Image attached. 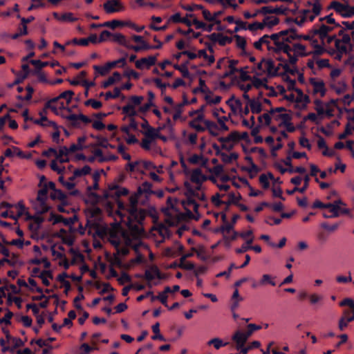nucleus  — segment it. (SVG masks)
Instances as JSON below:
<instances>
[{"instance_id": "12", "label": "nucleus", "mask_w": 354, "mask_h": 354, "mask_svg": "<svg viewBox=\"0 0 354 354\" xmlns=\"http://www.w3.org/2000/svg\"><path fill=\"white\" fill-rule=\"evenodd\" d=\"M115 67V62H109L104 66H93V68L101 75H105L111 69Z\"/></svg>"}, {"instance_id": "56", "label": "nucleus", "mask_w": 354, "mask_h": 354, "mask_svg": "<svg viewBox=\"0 0 354 354\" xmlns=\"http://www.w3.org/2000/svg\"><path fill=\"white\" fill-rule=\"evenodd\" d=\"M45 113L43 111L39 112L40 119H36L34 120V123L39 124L42 127H47L46 124V121H48L47 117L45 115Z\"/></svg>"}, {"instance_id": "9", "label": "nucleus", "mask_w": 354, "mask_h": 354, "mask_svg": "<svg viewBox=\"0 0 354 354\" xmlns=\"http://www.w3.org/2000/svg\"><path fill=\"white\" fill-rule=\"evenodd\" d=\"M310 84L313 86L314 93H319L322 97H324L326 94V90L325 88V84L324 81H317L314 77H311L309 80Z\"/></svg>"}, {"instance_id": "57", "label": "nucleus", "mask_w": 354, "mask_h": 354, "mask_svg": "<svg viewBox=\"0 0 354 354\" xmlns=\"http://www.w3.org/2000/svg\"><path fill=\"white\" fill-rule=\"evenodd\" d=\"M27 94L25 97H22L21 95H18L17 97L20 100H26L29 101L32 99V94L34 93V88L31 86H28L26 87Z\"/></svg>"}, {"instance_id": "49", "label": "nucleus", "mask_w": 354, "mask_h": 354, "mask_svg": "<svg viewBox=\"0 0 354 354\" xmlns=\"http://www.w3.org/2000/svg\"><path fill=\"white\" fill-rule=\"evenodd\" d=\"M198 57H203L205 59L207 60L209 65L213 64L215 61L214 57L213 55H208L206 50L205 49H202L198 51Z\"/></svg>"}, {"instance_id": "34", "label": "nucleus", "mask_w": 354, "mask_h": 354, "mask_svg": "<svg viewBox=\"0 0 354 354\" xmlns=\"http://www.w3.org/2000/svg\"><path fill=\"white\" fill-rule=\"evenodd\" d=\"M252 113H259L262 111V104L259 101L253 100L249 104Z\"/></svg>"}, {"instance_id": "43", "label": "nucleus", "mask_w": 354, "mask_h": 354, "mask_svg": "<svg viewBox=\"0 0 354 354\" xmlns=\"http://www.w3.org/2000/svg\"><path fill=\"white\" fill-rule=\"evenodd\" d=\"M261 328V326L259 325H257L255 324H249L248 325L247 331L243 332V333L248 339L255 330H260Z\"/></svg>"}, {"instance_id": "7", "label": "nucleus", "mask_w": 354, "mask_h": 354, "mask_svg": "<svg viewBox=\"0 0 354 354\" xmlns=\"http://www.w3.org/2000/svg\"><path fill=\"white\" fill-rule=\"evenodd\" d=\"M157 61V55L149 56L147 57L141 58L139 60H137L135 63L136 67L138 69H142L144 66H146L147 68H149L151 66L156 64Z\"/></svg>"}, {"instance_id": "6", "label": "nucleus", "mask_w": 354, "mask_h": 354, "mask_svg": "<svg viewBox=\"0 0 354 354\" xmlns=\"http://www.w3.org/2000/svg\"><path fill=\"white\" fill-rule=\"evenodd\" d=\"M248 339L243 332L241 330H236L232 337V340L234 342L235 348L238 351L245 344Z\"/></svg>"}, {"instance_id": "33", "label": "nucleus", "mask_w": 354, "mask_h": 354, "mask_svg": "<svg viewBox=\"0 0 354 354\" xmlns=\"http://www.w3.org/2000/svg\"><path fill=\"white\" fill-rule=\"evenodd\" d=\"M92 137L94 138L93 136ZM95 138L97 140V146L103 148H108L109 147L113 148V146L108 142L107 138L100 136H95Z\"/></svg>"}, {"instance_id": "4", "label": "nucleus", "mask_w": 354, "mask_h": 354, "mask_svg": "<svg viewBox=\"0 0 354 354\" xmlns=\"http://www.w3.org/2000/svg\"><path fill=\"white\" fill-rule=\"evenodd\" d=\"M152 184L148 181L144 182L140 186H139L137 189V191L132 194L131 196H135L136 201L138 202L140 197L142 194H145L146 196L151 195L153 193V191L151 189Z\"/></svg>"}, {"instance_id": "52", "label": "nucleus", "mask_w": 354, "mask_h": 354, "mask_svg": "<svg viewBox=\"0 0 354 354\" xmlns=\"http://www.w3.org/2000/svg\"><path fill=\"white\" fill-rule=\"evenodd\" d=\"M293 30L294 31H290L289 35H288L286 37H283V41H284V43H291L292 40L297 39V37H298L297 29L295 28H293Z\"/></svg>"}, {"instance_id": "3", "label": "nucleus", "mask_w": 354, "mask_h": 354, "mask_svg": "<svg viewBox=\"0 0 354 354\" xmlns=\"http://www.w3.org/2000/svg\"><path fill=\"white\" fill-rule=\"evenodd\" d=\"M155 277L161 280L165 279L166 276L160 272L156 266H153L149 269L145 270V279L149 282L153 280Z\"/></svg>"}, {"instance_id": "25", "label": "nucleus", "mask_w": 354, "mask_h": 354, "mask_svg": "<svg viewBox=\"0 0 354 354\" xmlns=\"http://www.w3.org/2000/svg\"><path fill=\"white\" fill-rule=\"evenodd\" d=\"M78 115L77 114H70L68 115H62L63 118H64L66 120L70 122V126L75 127V128H79L80 127V118L77 117Z\"/></svg>"}, {"instance_id": "16", "label": "nucleus", "mask_w": 354, "mask_h": 354, "mask_svg": "<svg viewBox=\"0 0 354 354\" xmlns=\"http://www.w3.org/2000/svg\"><path fill=\"white\" fill-rule=\"evenodd\" d=\"M348 3H342L339 1H332L330 4V8L334 9V10L342 16V14L345 12L346 8H347Z\"/></svg>"}, {"instance_id": "59", "label": "nucleus", "mask_w": 354, "mask_h": 354, "mask_svg": "<svg viewBox=\"0 0 354 354\" xmlns=\"http://www.w3.org/2000/svg\"><path fill=\"white\" fill-rule=\"evenodd\" d=\"M144 100L143 96H137V95H132L129 98L130 104L133 105V107L135 108L136 106H139L141 104L142 102Z\"/></svg>"}, {"instance_id": "21", "label": "nucleus", "mask_w": 354, "mask_h": 354, "mask_svg": "<svg viewBox=\"0 0 354 354\" xmlns=\"http://www.w3.org/2000/svg\"><path fill=\"white\" fill-rule=\"evenodd\" d=\"M263 44H266L268 49V46H270V41L269 40L268 35H264L258 41H255L254 43V47L257 50H261Z\"/></svg>"}, {"instance_id": "13", "label": "nucleus", "mask_w": 354, "mask_h": 354, "mask_svg": "<svg viewBox=\"0 0 354 354\" xmlns=\"http://www.w3.org/2000/svg\"><path fill=\"white\" fill-rule=\"evenodd\" d=\"M295 92L297 93V97H296V102H304L303 108H306V105L310 102L309 96L304 94L302 90L299 88L295 91Z\"/></svg>"}, {"instance_id": "40", "label": "nucleus", "mask_w": 354, "mask_h": 354, "mask_svg": "<svg viewBox=\"0 0 354 354\" xmlns=\"http://www.w3.org/2000/svg\"><path fill=\"white\" fill-rule=\"evenodd\" d=\"M6 338L8 341H11L15 348H19L24 345V342L20 338L12 337L9 333L6 335Z\"/></svg>"}, {"instance_id": "5", "label": "nucleus", "mask_w": 354, "mask_h": 354, "mask_svg": "<svg viewBox=\"0 0 354 354\" xmlns=\"http://www.w3.org/2000/svg\"><path fill=\"white\" fill-rule=\"evenodd\" d=\"M103 8L108 14L124 10V6L118 0H108L103 4Z\"/></svg>"}, {"instance_id": "50", "label": "nucleus", "mask_w": 354, "mask_h": 354, "mask_svg": "<svg viewBox=\"0 0 354 354\" xmlns=\"http://www.w3.org/2000/svg\"><path fill=\"white\" fill-rule=\"evenodd\" d=\"M272 277L270 274H265L262 276L261 279L259 281V285L264 286L267 283L270 284L272 286H276V283L272 279Z\"/></svg>"}, {"instance_id": "61", "label": "nucleus", "mask_w": 354, "mask_h": 354, "mask_svg": "<svg viewBox=\"0 0 354 354\" xmlns=\"http://www.w3.org/2000/svg\"><path fill=\"white\" fill-rule=\"evenodd\" d=\"M102 210L98 207H95L93 209H90L88 213L87 214L88 218H95L100 214H101Z\"/></svg>"}, {"instance_id": "23", "label": "nucleus", "mask_w": 354, "mask_h": 354, "mask_svg": "<svg viewBox=\"0 0 354 354\" xmlns=\"http://www.w3.org/2000/svg\"><path fill=\"white\" fill-rule=\"evenodd\" d=\"M293 52L300 57H306L311 55V53H306V46L299 43L293 44Z\"/></svg>"}, {"instance_id": "35", "label": "nucleus", "mask_w": 354, "mask_h": 354, "mask_svg": "<svg viewBox=\"0 0 354 354\" xmlns=\"http://www.w3.org/2000/svg\"><path fill=\"white\" fill-rule=\"evenodd\" d=\"M284 41H277V43L274 44V46H268V50L269 51H271V52H273L275 54L278 55L280 53L283 52V46H284Z\"/></svg>"}, {"instance_id": "55", "label": "nucleus", "mask_w": 354, "mask_h": 354, "mask_svg": "<svg viewBox=\"0 0 354 354\" xmlns=\"http://www.w3.org/2000/svg\"><path fill=\"white\" fill-rule=\"evenodd\" d=\"M77 20V17H75L71 12H66L62 15L60 17V21L66 22H74Z\"/></svg>"}, {"instance_id": "20", "label": "nucleus", "mask_w": 354, "mask_h": 354, "mask_svg": "<svg viewBox=\"0 0 354 354\" xmlns=\"http://www.w3.org/2000/svg\"><path fill=\"white\" fill-rule=\"evenodd\" d=\"M111 41L124 47L127 46L129 40L121 33H112Z\"/></svg>"}, {"instance_id": "19", "label": "nucleus", "mask_w": 354, "mask_h": 354, "mask_svg": "<svg viewBox=\"0 0 354 354\" xmlns=\"http://www.w3.org/2000/svg\"><path fill=\"white\" fill-rule=\"evenodd\" d=\"M238 64V60L232 59L230 61V64L228 66V71H226L223 75H222V78H227L228 77L232 76L236 72H238L239 69H237L235 66Z\"/></svg>"}, {"instance_id": "18", "label": "nucleus", "mask_w": 354, "mask_h": 354, "mask_svg": "<svg viewBox=\"0 0 354 354\" xmlns=\"http://www.w3.org/2000/svg\"><path fill=\"white\" fill-rule=\"evenodd\" d=\"M302 16L300 19H292V18H287L286 22H295L296 24H297L299 26H302L304 22L307 20V14L310 13V10H303L301 11Z\"/></svg>"}, {"instance_id": "42", "label": "nucleus", "mask_w": 354, "mask_h": 354, "mask_svg": "<svg viewBox=\"0 0 354 354\" xmlns=\"http://www.w3.org/2000/svg\"><path fill=\"white\" fill-rule=\"evenodd\" d=\"M174 68L176 70L179 71L181 73L182 76L183 77H185V78H189L190 77V73H189L188 68H187V66H185V65L175 64L174 66Z\"/></svg>"}, {"instance_id": "32", "label": "nucleus", "mask_w": 354, "mask_h": 354, "mask_svg": "<svg viewBox=\"0 0 354 354\" xmlns=\"http://www.w3.org/2000/svg\"><path fill=\"white\" fill-rule=\"evenodd\" d=\"M281 76L283 77V80L288 84V89L289 91H296L298 88L296 87V81L290 78L287 75L281 74Z\"/></svg>"}, {"instance_id": "30", "label": "nucleus", "mask_w": 354, "mask_h": 354, "mask_svg": "<svg viewBox=\"0 0 354 354\" xmlns=\"http://www.w3.org/2000/svg\"><path fill=\"white\" fill-rule=\"evenodd\" d=\"M252 85L254 86L256 88H260L261 87H264L266 89L270 88V87L266 84L267 79H260L257 77H254L252 79Z\"/></svg>"}, {"instance_id": "11", "label": "nucleus", "mask_w": 354, "mask_h": 354, "mask_svg": "<svg viewBox=\"0 0 354 354\" xmlns=\"http://www.w3.org/2000/svg\"><path fill=\"white\" fill-rule=\"evenodd\" d=\"M205 179V177L203 175L200 169L193 170L191 175V180L198 185L196 189L199 190L201 189V183Z\"/></svg>"}, {"instance_id": "45", "label": "nucleus", "mask_w": 354, "mask_h": 354, "mask_svg": "<svg viewBox=\"0 0 354 354\" xmlns=\"http://www.w3.org/2000/svg\"><path fill=\"white\" fill-rule=\"evenodd\" d=\"M314 103L315 104V111H317L319 116L322 118V116L324 115L325 109L323 107V102L321 100L316 99L314 101Z\"/></svg>"}, {"instance_id": "41", "label": "nucleus", "mask_w": 354, "mask_h": 354, "mask_svg": "<svg viewBox=\"0 0 354 354\" xmlns=\"http://www.w3.org/2000/svg\"><path fill=\"white\" fill-rule=\"evenodd\" d=\"M103 25L105 27H109V28H111L112 29H115L117 27L123 26L126 25V23L123 22L122 21L114 19V20H112V21H110L104 22L103 24Z\"/></svg>"}, {"instance_id": "38", "label": "nucleus", "mask_w": 354, "mask_h": 354, "mask_svg": "<svg viewBox=\"0 0 354 354\" xmlns=\"http://www.w3.org/2000/svg\"><path fill=\"white\" fill-rule=\"evenodd\" d=\"M227 344L228 343L227 342L223 343L222 339L218 337L213 338L207 342L208 345H213L214 347L217 350L221 348L222 346H226Z\"/></svg>"}, {"instance_id": "14", "label": "nucleus", "mask_w": 354, "mask_h": 354, "mask_svg": "<svg viewBox=\"0 0 354 354\" xmlns=\"http://www.w3.org/2000/svg\"><path fill=\"white\" fill-rule=\"evenodd\" d=\"M304 180L305 181V186L301 187H295L292 190L287 189L286 193L288 195H292L295 192H299L300 193H304L309 186L310 177L308 175H306L304 178Z\"/></svg>"}, {"instance_id": "2", "label": "nucleus", "mask_w": 354, "mask_h": 354, "mask_svg": "<svg viewBox=\"0 0 354 354\" xmlns=\"http://www.w3.org/2000/svg\"><path fill=\"white\" fill-rule=\"evenodd\" d=\"M138 203L135 196L129 197V214L138 223H141L145 218L146 212L138 208Z\"/></svg>"}, {"instance_id": "48", "label": "nucleus", "mask_w": 354, "mask_h": 354, "mask_svg": "<svg viewBox=\"0 0 354 354\" xmlns=\"http://www.w3.org/2000/svg\"><path fill=\"white\" fill-rule=\"evenodd\" d=\"M281 119L282 121L279 124V127L284 126L291 121L292 117L288 113H280L276 117V120Z\"/></svg>"}, {"instance_id": "10", "label": "nucleus", "mask_w": 354, "mask_h": 354, "mask_svg": "<svg viewBox=\"0 0 354 354\" xmlns=\"http://www.w3.org/2000/svg\"><path fill=\"white\" fill-rule=\"evenodd\" d=\"M263 62H265V71L268 76L274 77L278 75L279 67L275 66L272 59L263 58Z\"/></svg>"}, {"instance_id": "15", "label": "nucleus", "mask_w": 354, "mask_h": 354, "mask_svg": "<svg viewBox=\"0 0 354 354\" xmlns=\"http://www.w3.org/2000/svg\"><path fill=\"white\" fill-rule=\"evenodd\" d=\"M308 4L310 6L312 5L310 1H308ZM321 10H322V6H321L319 0H315V3L313 4V9H312V12H313V14L309 17V21H313L314 19H315L316 16H317L320 14Z\"/></svg>"}, {"instance_id": "47", "label": "nucleus", "mask_w": 354, "mask_h": 354, "mask_svg": "<svg viewBox=\"0 0 354 354\" xmlns=\"http://www.w3.org/2000/svg\"><path fill=\"white\" fill-rule=\"evenodd\" d=\"M74 92L71 90H68L66 91L62 92L61 94H59V99H64L66 100V104H69L71 102V100L73 98V96L74 95Z\"/></svg>"}, {"instance_id": "29", "label": "nucleus", "mask_w": 354, "mask_h": 354, "mask_svg": "<svg viewBox=\"0 0 354 354\" xmlns=\"http://www.w3.org/2000/svg\"><path fill=\"white\" fill-rule=\"evenodd\" d=\"M188 161L193 165H198L201 162L202 165H205L207 160L204 158L203 155L194 154L188 159Z\"/></svg>"}, {"instance_id": "63", "label": "nucleus", "mask_w": 354, "mask_h": 354, "mask_svg": "<svg viewBox=\"0 0 354 354\" xmlns=\"http://www.w3.org/2000/svg\"><path fill=\"white\" fill-rule=\"evenodd\" d=\"M234 38L236 39V46L239 48H241L242 50H245V46H246V41H245V39L243 37H242L240 35H234Z\"/></svg>"}, {"instance_id": "1", "label": "nucleus", "mask_w": 354, "mask_h": 354, "mask_svg": "<svg viewBox=\"0 0 354 354\" xmlns=\"http://www.w3.org/2000/svg\"><path fill=\"white\" fill-rule=\"evenodd\" d=\"M339 306H348L353 308V315L349 317H340L338 322V328L340 331H344L348 326L350 322L354 321V300L351 298L347 297L344 299L339 304Z\"/></svg>"}, {"instance_id": "26", "label": "nucleus", "mask_w": 354, "mask_h": 354, "mask_svg": "<svg viewBox=\"0 0 354 354\" xmlns=\"http://www.w3.org/2000/svg\"><path fill=\"white\" fill-rule=\"evenodd\" d=\"M193 24L196 29H203L207 32H211L213 30L212 24H206L205 23L198 20L196 18L193 19Z\"/></svg>"}, {"instance_id": "31", "label": "nucleus", "mask_w": 354, "mask_h": 354, "mask_svg": "<svg viewBox=\"0 0 354 354\" xmlns=\"http://www.w3.org/2000/svg\"><path fill=\"white\" fill-rule=\"evenodd\" d=\"M261 346V342L259 341H253L248 346H243L241 348H240V351H241V354H247L249 351L258 348Z\"/></svg>"}, {"instance_id": "39", "label": "nucleus", "mask_w": 354, "mask_h": 354, "mask_svg": "<svg viewBox=\"0 0 354 354\" xmlns=\"http://www.w3.org/2000/svg\"><path fill=\"white\" fill-rule=\"evenodd\" d=\"M30 64L35 66L36 71H41V69L50 64L49 62H41L39 59H32L30 61Z\"/></svg>"}, {"instance_id": "27", "label": "nucleus", "mask_w": 354, "mask_h": 354, "mask_svg": "<svg viewBox=\"0 0 354 354\" xmlns=\"http://www.w3.org/2000/svg\"><path fill=\"white\" fill-rule=\"evenodd\" d=\"M50 198L53 200H59L62 203H64V201H66L67 198L66 194L62 192L61 189H55L51 194H50Z\"/></svg>"}, {"instance_id": "8", "label": "nucleus", "mask_w": 354, "mask_h": 354, "mask_svg": "<svg viewBox=\"0 0 354 354\" xmlns=\"http://www.w3.org/2000/svg\"><path fill=\"white\" fill-rule=\"evenodd\" d=\"M48 187L47 185H44V187L38 191L37 200L40 203L42 207L43 212H46L48 210L46 202L47 200Z\"/></svg>"}, {"instance_id": "58", "label": "nucleus", "mask_w": 354, "mask_h": 354, "mask_svg": "<svg viewBox=\"0 0 354 354\" xmlns=\"http://www.w3.org/2000/svg\"><path fill=\"white\" fill-rule=\"evenodd\" d=\"M86 106H91L95 109H98L102 106V103L94 99H88L84 102Z\"/></svg>"}, {"instance_id": "36", "label": "nucleus", "mask_w": 354, "mask_h": 354, "mask_svg": "<svg viewBox=\"0 0 354 354\" xmlns=\"http://www.w3.org/2000/svg\"><path fill=\"white\" fill-rule=\"evenodd\" d=\"M279 23V19L277 17H266L263 19V24L265 26L272 28Z\"/></svg>"}, {"instance_id": "17", "label": "nucleus", "mask_w": 354, "mask_h": 354, "mask_svg": "<svg viewBox=\"0 0 354 354\" xmlns=\"http://www.w3.org/2000/svg\"><path fill=\"white\" fill-rule=\"evenodd\" d=\"M228 197V201H225L224 203V204L226 205L225 208V212L229 210V207L232 204L236 205L238 204V201L241 199V196L240 194L236 196L234 192L230 193Z\"/></svg>"}, {"instance_id": "24", "label": "nucleus", "mask_w": 354, "mask_h": 354, "mask_svg": "<svg viewBox=\"0 0 354 354\" xmlns=\"http://www.w3.org/2000/svg\"><path fill=\"white\" fill-rule=\"evenodd\" d=\"M319 39L324 42L328 37V33L333 30V27L328 26L324 24L319 25Z\"/></svg>"}, {"instance_id": "44", "label": "nucleus", "mask_w": 354, "mask_h": 354, "mask_svg": "<svg viewBox=\"0 0 354 354\" xmlns=\"http://www.w3.org/2000/svg\"><path fill=\"white\" fill-rule=\"evenodd\" d=\"M335 46L339 54L342 55L348 53L346 45L341 43L340 39H335Z\"/></svg>"}, {"instance_id": "28", "label": "nucleus", "mask_w": 354, "mask_h": 354, "mask_svg": "<svg viewBox=\"0 0 354 354\" xmlns=\"http://www.w3.org/2000/svg\"><path fill=\"white\" fill-rule=\"evenodd\" d=\"M109 241L110 243L112 245H113L116 249H118L120 248V245L121 244V239L118 236L115 232L112 231L109 233Z\"/></svg>"}, {"instance_id": "22", "label": "nucleus", "mask_w": 354, "mask_h": 354, "mask_svg": "<svg viewBox=\"0 0 354 354\" xmlns=\"http://www.w3.org/2000/svg\"><path fill=\"white\" fill-rule=\"evenodd\" d=\"M122 111L123 114L126 115L130 118H134V117L138 115V113L133 107V105L130 103H128L127 105L124 106L122 109Z\"/></svg>"}, {"instance_id": "46", "label": "nucleus", "mask_w": 354, "mask_h": 354, "mask_svg": "<svg viewBox=\"0 0 354 354\" xmlns=\"http://www.w3.org/2000/svg\"><path fill=\"white\" fill-rule=\"evenodd\" d=\"M145 137L153 140L159 137V133L157 130L153 127L147 129V131L145 133Z\"/></svg>"}, {"instance_id": "37", "label": "nucleus", "mask_w": 354, "mask_h": 354, "mask_svg": "<svg viewBox=\"0 0 354 354\" xmlns=\"http://www.w3.org/2000/svg\"><path fill=\"white\" fill-rule=\"evenodd\" d=\"M74 171L75 176L81 177L89 174L91 171V168L88 165H84L82 169H76Z\"/></svg>"}, {"instance_id": "51", "label": "nucleus", "mask_w": 354, "mask_h": 354, "mask_svg": "<svg viewBox=\"0 0 354 354\" xmlns=\"http://www.w3.org/2000/svg\"><path fill=\"white\" fill-rule=\"evenodd\" d=\"M221 155L222 156L223 161L225 163H230L232 160H236L239 158L236 153H232L229 156L225 153H221Z\"/></svg>"}, {"instance_id": "64", "label": "nucleus", "mask_w": 354, "mask_h": 354, "mask_svg": "<svg viewBox=\"0 0 354 354\" xmlns=\"http://www.w3.org/2000/svg\"><path fill=\"white\" fill-rule=\"evenodd\" d=\"M112 33L109 30H103L100 35L98 42H104L108 39L111 40Z\"/></svg>"}, {"instance_id": "60", "label": "nucleus", "mask_w": 354, "mask_h": 354, "mask_svg": "<svg viewBox=\"0 0 354 354\" xmlns=\"http://www.w3.org/2000/svg\"><path fill=\"white\" fill-rule=\"evenodd\" d=\"M352 134V129H351V127L350 125V123H347L345 126V129H344V131L342 133H340L339 134L338 136V138L339 140H344L345 139L347 136H350Z\"/></svg>"}, {"instance_id": "53", "label": "nucleus", "mask_w": 354, "mask_h": 354, "mask_svg": "<svg viewBox=\"0 0 354 354\" xmlns=\"http://www.w3.org/2000/svg\"><path fill=\"white\" fill-rule=\"evenodd\" d=\"M120 94H121L120 88L118 87H115L113 89V93L111 91L106 93L105 99H106V100H108L111 98L115 99V98L120 97Z\"/></svg>"}, {"instance_id": "62", "label": "nucleus", "mask_w": 354, "mask_h": 354, "mask_svg": "<svg viewBox=\"0 0 354 354\" xmlns=\"http://www.w3.org/2000/svg\"><path fill=\"white\" fill-rule=\"evenodd\" d=\"M102 210L98 207H95L93 209H90L88 213L87 214L88 218H95L100 214H101Z\"/></svg>"}, {"instance_id": "54", "label": "nucleus", "mask_w": 354, "mask_h": 354, "mask_svg": "<svg viewBox=\"0 0 354 354\" xmlns=\"http://www.w3.org/2000/svg\"><path fill=\"white\" fill-rule=\"evenodd\" d=\"M71 44L86 46H87V42H86V40L85 38H81V39L74 38L72 40H69V41H66V45H67V46L71 45Z\"/></svg>"}]
</instances>
